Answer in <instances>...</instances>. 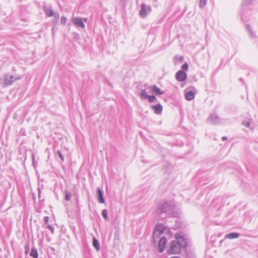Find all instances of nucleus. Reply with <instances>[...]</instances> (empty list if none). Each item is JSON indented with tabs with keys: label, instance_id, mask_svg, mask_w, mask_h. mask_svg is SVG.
Wrapping results in <instances>:
<instances>
[{
	"label": "nucleus",
	"instance_id": "c756f323",
	"mask_svg": "<svg viewBox=\"0 0 258 258\" xmlns=\"http://www.w3.org/2000/svg\"><path fill=\"white\" fill-rule=\"evenodd\" d=\"M43 221L45 222L46 224H47L48 222L49 221V217L48 216H45L43 219Z\"/></svg>",
	"mask_w": 258,
	"mask_h": 258
},
{
	"label": "nucleus",
	"instance_id": "a211bd4d",
	"mask_svg": "<svg viewBox=\"0 0 258 258\" xmlns=\"http://www.w3.org/2000/svg\"><path fill=\"white\" fill-rule=\"evenodd\" d=\"M30 256L33 258H38L37 250L35 247L32 248Z\"/></svg>",
	"mask_w": 258,
	"mask_h": 258
},
{
	"label": "nucleus",
	"instance_id": "e433bc0d",
	"mask_svg": "<svg viewBox=\"0 0 258 258\" xmlns=\"http://www.w3.org/2000/svg\"><path fill=\"white\" fill-rule=\"evenodd\" d=\"M87 18L84 19V21L85 22H87Z\"/></svg>",
	"mask_w": 258,
	"mask_h": 258
},
{
	"label": "nucleus",
	"instance_id": "20e7f679",
	"mask_svg": "<svg viewBox=\"0 0 258 258\" xmlns=\"http://www.w3.org/2000/svg\"><path fill=\"white\" fill-rule=\"evenodd\" d=\"M21 78H15L12 75H9L8 74L5 76L4 80V85L5 86L10 85L12 84L16 80H20Z\"/></svg>",
	"mask_w": 258,
	"mask_h": 258
},
{
	"label": "nucleus",
	"instance_id": "6e6552de",
	"mask_svg": "<svg viewBox=\"0 0 258 258\" xmlns=\"http://www.w3.org/2000/svg\"><path fill=\"white\" fill-rule=\"evenodd\" d=\"M72 22L77 26L80 27L82 28H84L85 27L82 19L79 17L73 18L72 19Z\"/></svg>",
	"mask_w": 258,
	"mask_h": 258
},
{
	"label": "nucleus",
	"instance_id": "4be33fe9",
	"mask_svg": "<svg viewBox=\"0 0 258 258\" xmlns=\"http://www.w3.org/2000/svg\"><path fill=\"white\" fill-rule=\"evenodd\" d=\"M148 99L150 102H153L155 100H156V98L155 96H154V95H151V96L149 95Z\"/></svg>",
	"mask_w": 258,
	"mask_h": 258
},
{
	"label": "nucleus",
	"instance_id": "a878e982",
	"mask_svg": "<svg viewBox=\"0 0 258 258\" xmlns=\"http://www.w3.org/2000/svg\"><path fill=\"white\" fill-rule=\"evenodd\" d=\"M188 64L187 62H184L182 66H181V69L183 70H187L188 69Z\"/></svg>",
	"mask_w": 258,
	"mask_h": 258
},
{
	"label": "nucleus",
	"instance_id": "f8f14e48",
	"mask_svg": "<svg viewBox=\"0 0 258 258\" xmlns=\"http://www.w3.org/2000/svg\"><path fill=\"white\" fill-rule=\"evenodd\" d=\"M97 198L98 202L100 203H104L105 201L103 198V191L99 187L97 188Z\"/></svg>",
	"mask_w": 258,
	"mask_h": 258
},
{
	"label": "nucleus",
	"instance_id": "393cba45",
	"mask_svg": "<svg viewBox=\"0 0 258 258\" xmlns=\"http://www.w3.org/2000/svg\"><path fill=\"white\" fill-rule=\"evenodd\" d=\"M67 21V19L64 16H62L60 19V23L63 25H66Z\"/></svg>",
	"mask_w": 258,
	"mask_h": 258
},
{
	"label": "nucleus",
	"instance_id": "b1692460",
	"mask_svg": "<svg viewBox=\"0 0 258 258\" xmlns=\"http://www.w3.org/2000/svg\"><path fill=\"white\" fill-rule=\"evenodd\" d=\"M206 0H200L199 3V7L203 8L206 4Z\"/></svg>",
	"mask_w": 258,
	"mask_h": 258
},
{
	"label": "nucleus",
	"instance_id": "bb28decb",
	"mask_svg": "<svg viewBox=\"0 0 258 258\" xmlns=\"http://www.w3.org/2000/svg\"><path fill=\"white\" fill-rule=\"evenodd\" d=\"M45 228L49 229L50 230L52 234H53L54 233V228L52 226L48 225H47V226Z\"/></svg>",
	"mask_w": 258,
	"mask_h": 258
},
{
	"label": "nucleus",
	"instance_id": "f03ea898",
	"mask_svg": "<svg viewBox=\"0 0 258 258\" xmlns=\"http://www.w3.org/2000/svg\"><path fill=\"white\" fill-rule=\"evenodd\" d=\"M175 240H172L170 244L168 252L169 254H177L180 252L181 248L187 245V241L180 234H175Z\"/></svg>",
	"mask_w": 258,
	"mask_h": 258
},
{
	"label": "nucleus",
	"instance_id": "0eeeda50",
	"mask_svg": "<svg viewBox=\"0 0 258 258\" xmlns=\"http://www.w3.org/2000/svg\"><path fill=\"white\" fill-rule=\"evenodd\" d=\"M166 243H167V240H166V238L165 237V236L162 237L160 239V240L158 242V251L160 252H162L164 251L165 246L166 244Z\"/></svg>",
	"mask_w": 258,
	"mask_h": 258
},
{
	"label": "nucleus",
	"instance_id": "72a5a7b5",
	"mask_svg": "<svg viewBox=\"0 0 258 258\" xmlns=\"http://www.w3.org/2000/svg\"><path fill=\"white\" fill-rule=\"evenodd\" d=\"M32 160H33V163H34V155L32 156Z\"/></svg>",
	"mask_w": 258,
	"mask_h": 258
},
{
	"label": "nucleus",
	"instance_id": "c9c22d12",
	"mask_svg": "<svg viewBox=\"0 0 258 258\" xmlns=\"http://www.w3.org/2000/svg\"><path fill=\"white\" fill-rule=\"evenodd\" d=\"M170 258H181V257H178V256H172V257H171Z\"/></svg>",
	"mask_w": 258,
	"mask_h": 258
},
{
	"label": "nucleus",
	"instance_id": "473e14b6",
	"mask_svg": "<svg viewBox=\"0 0 258 258\" xmlns=\"http://www.w3.org/2000/svg\"><path fill=\"white\" fill-rule=\"evenodd\" d=\"M227 137H223L222 138V140L223 141H225V140H227Z\"/></svg>",
	"mask_w": 258,
	"mask_h": 258
},
{
	"label": "nucleus",
	"instance_id": "c85d7f7f",
	"mask_svg": "<svg viewBox=\"0 0 258 258\" xmlns=\"http://www.w3.org/2000/svg\"><path fill=\"white\" fill-rule=\"evenodd\" d=\"M246 27H247V30L249 32V33L252 35V30L250 28V26L249 25H246Z\"/></svg>",
	"mask_w": 258,
	"mask_h": 258
},
{
	"label": "nucleus",
	"instance_id": "dca6fc26",
	"mask_svg": "<svg viewBox=\"0 0 258 258\" xmlns=\"http://www.w3.org/2000/svg\"><path fill=\"white\" fill-rule=\"evenodd\" d=\"M239 236V234L238 233H231L228 234H226L225 236V238H228V239H233L238 238Z\"/></svg>",
	"mask_w": 258,
	"mask_h": 258
},
{
	"label": "nucleus",
	"instance_id": "4468645a",
	"mask_svg": "<svg viewBox=\"0 0 258 258\" xmlns=\"http://www.w3.org/2000/svg\"><path fill=\"white\" fill-rule=\"evenodd\" d=\"M195 93L192 91H188L187 92L185 95V99L187 100L190 101L192 100L195 98Z\"/></svg>",
	"mask_w": 258,
	"mask_h": 258
},
{
	"label": "nucleus",
	"instance_id": "6ab92c4d",
	"mask_svg": "<svg viewBox=\"0 0 258 258\" xmlns=\"http://www.w3.org/2000/svg\"><path fill=\"white\" fill-rule=\"evenodd\" d=\"M108 211L106 209H104L102 212V215L106 220H109V217H108Z\"/></svg>",
	"mask_w": 258,
	"mask_h": 258
},
{
	"label": "nucleus",
	"instance_id": "aec40b11",
	"mask_svg": "<svg viewBox=\"0 0 258 258\" xmlns=\"http://www.w3.org/2000/svg\"><path fill=\"white\" fill-rule=\"evenodd\" d=\"M53 16H54V19H53V22H55V23H57L59 18V15L58 13L57 12H54V15H53Z\"/></svg>",
	"mask_w": 258,
	"mask_h": 258
},
{
	"label": "nucleus",
	"instance_id": "2f4dec72",
	"mask_svg": "<svg viewBox=\"0 0 258 258\" xmlns=\"http://www.w3.org/2000/svg\"><path fill=\"white\" fill-rule=\"evenodd\" d=\"M183 59H184V57L182 56H180L179 57V60L180 62H181L183 61Z\"/></svg>",
	"mask_w": 258,
	"mask_h": 258
},
{
	"label": "nucleus",
	"instance_id": "423d86ee",
	"mask_svg": "<svg viewBox=\"0 0 258 258\" xmlns=\"http://www.w3.org/2000/svg\"><path fill=\"white\" fill-rule=\"evenodd\" d=\"M175 77L178 81L183 82L186 80L187 75L185 72L182 70H179L176 73Z\"/></svg>",
	"mask_w": 258,
	"mask_h": 258
},
{
	"label": "nucleus",
	"instance_id": "2eb2a0df",
	"mask_svg": "<svg viewBox=\"0 0 258 258\" xmlns=\"http://www.w3.org/2000/svg\"><path fill=\"white\" fill-rule=\"evenodd\" d=\"M93 245L97 251H99L100 249V244L98 240L95 237L93 238Z\"/></svg>",
	"mask_w": 258,
	"mask_h": 258
},
{
	"label": "nucleus",
	"instance_id": "5701e85b",
	"mask_svg": "<svg viewBox=\"0 0 258 258\" xmlns=\"http://www.w3.org/2000/svg\"><path fill=\"white\" fill-rule=\"evenodd\" d=\"M57 154L58 155L59 158L60 159L61 161L62 162L64 161V157L62 153H61L60 151L58 150L57 151Z\"/></svg>",
	"mask_w": 258,
	"mask_h": 258
},
{
	"label": "nucleus",
	"instance_id": "cd10ccee",
	"mask_svg": "<svg viewBox=\"0 0 258 258\" xmlns=\"http://www.w3.org/2000/svg\"><path fill=\"white\" fill-rule=\"evenodd\" d=\"M242 123L245 126L249 127L250 125V121H243Z\"/></svg>",
	"mask_w": 258,
	"mask_h": 258
},
{
	"label": "nucleus",
	"instance_id": "f3484780",
	"mask_svg": "<svg viewBox=\"0 0 258 258\" xmlns=\"http://www.w3.org/2000/svg\"><path fill=\"white\" fill-rule=\"evenodd\" d=\"M140 97L142 99H147L149 95L147 94L145 90H142L140 93Z\"/></svg>",
	"mask_w": 258,
	"mask_h": 258
},
{
	"label": "nucleus",
	"instance_id": "412c9836",
	"mask_svg": "<svg viewBox=\"0 0 258 258\" xmlns=\"http://www.w3.org/2000/svg\"><path fill=\"white\" fill-rule=\"evenodd\" d=\"M65 194V200L67 201H69L71 199V194L67 191H66Z\"/></svg>",
	"mask_w": 258,
	"mask_h": 258
},
{
	"label": "nucleus",
	"instance_id": "9b49d317",
	"mask_svg": "<svg viewBox=\"0 0 258 258\" xmlns=\"http://www.w3.org/2000/svg\"><path fill=\"white\" fill-rule=\"evenodd\" d=\"M149 88L156 95H162L164 92L162 91L156 85L150 86Z\"/></svg>",
	"mask_w": 258,
	"mask_h": 258
},
{
	"label": "nucleus",
	"instance_id": "f704fd0d",
	"mask_svg": "<svg viewBox=\"0 0 258 258\" xmlns=\"http://www.w3.org/2000/svg\"><path fill=\"white\" fill-rule=\"evenodd\" d=\"M174 58V59L176 60V59H178V58H179L177 56H175Z\"/></svg>",
	"mask_w": 258,
	"mask_h": 258
},
{
	"label": "nucleus",
	"instance_id": "9d476101",
	"mask_svg": "<svg viewBox=\"0 0 258 258\" xmlns=\"http://www.w3.org/2000/svg\"><path fill=\"white\" fill-rule=\"evenodd\" d=\"M43 10L47 17H50L53 16L54 15V12L51 9V6H47L46 5H44L43 7Z\"/></svg>",
	"mask_w": 258,
	"mask_h": 258
},
{
	"label": "nucleus",
	"instance_id": "f257e3e1",
	"mask_svg": "<svg viewBox=\"0 0 258 258\" xmlns=\"http://www.w3.org/2000/svg\"><path fill=\"white\" fill-rule=\"evenodd\" d=\"M175 207L169 203L162 201L158 206L156 213L161 219L167 216L175 217L176 213L174 212Z\"/></svg>",
	"mask_w": 258,
	"mask_h": 258
},
{
	"label": "nucleus",
	"instance_id": "39448f33",
	"mask_svg": "<svg viewBox=\"0 0 258 258\" xmlns=\"http://www.w3.org/2000/svg\"><path fill=\"white\" fill-rule=\"evenodd\" d=\"M151 11V8L150 6H147L145 4H142L141 10L140 14L142 18H144L146 15Z\"/></svg>",
	"mask_w": 258,
	"mask_h": 258
},
{
	"label": "nucleus",
	"instance_id": "1a4fd4ad",
	"mask_svg": "<svg viewBox=\"0 0 258 258\" xmlns=\"http://www.w3.org/2000/svg\"><path fill=\"white\" fill-rule=\"evenodd\" d=\"M208 121L214 124H218L220 123V120L218 116L216 115L212 114L208 118Z\"/></svg>",
	"mask_w": 258,
	"mask_h": 258
},
{
	"label": "nucleus",
	"instance_id": "ddd939ff",
	"mask_svg": "<svg viewBox=\"0 0 258 258\" xmlns=\"http://www.w3.org/2000/svg\"><path fill=\"white\" fill-rule=\"evenodd\" d=\"M151 107L154 113L157 114H160L162 112L163 109L162 106L160 104H158L156 105H153L151 106Z\"/></svg>",
	"mask_w": 258,
	"mask_h": 258
},
{
	"label": "nucleus",
	"instance_id": "7c9ffc66",
	"mask_svg": "<svg viewBox=\"0 0 258 258\" xmlns=\"http://www.w3.org/2000/svg\"><path fill=\"white\" fill-rule=\"evenodd\" d=\"M29 245L27 244L25 246V253H27L29 251Z\"/></svg>",
	"mask_w": 258,
	"mask_h": 258
},
{
	"label": "nucleus",
	"instance_id": "7ed1b4c3",
	"mask_svg": "<svg viewBox=\"0 0 258 258\" xmlns=\"http://www.w3.org/2000/svg\"><path fill=\"white\" fill-rule=\"evenodd\" d=\"M166 230V228L162 224H159L156 226L153 234V241L155 244L157 243L159 238H161V235Z\"/></svg>",
	"mask_w": 258,
	"mask_h": 258
}]
</instances>
